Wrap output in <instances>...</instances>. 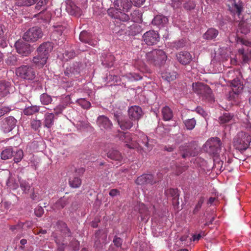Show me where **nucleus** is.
<instances>
[{"mask_svg": "<svg viewBox=\"0 0 251 251\" xmlns=\"http://www.w3.org/2000/svg\"><path fill=\"white\" fill-rule=\"evenodd\" d=\"M15 46L17 52L22 56H27L32 51L31 46L23 40H18Z\"/></svg>", "mask_w": 251, "mask_h": 251, "instance_id": "8", "label": "nucleus"}, {"mask_svg": "<svg viewBox=\"0 0 251 251\" xmlns=\"http://www.w3.org/2000/svg\"><path fill=\"white\" fill-rule=\"evenodd\" d=\"M119 15L117 18V19H119L121 21L126 22L129 20V17L128 15L125 14L120 11V13H118Z\"/></svg>", "mask_w": 251, "mask_h": 251, "instance_id": "56", "label": "nucleus"}, {"mask_svg": "<svg viewBox=\"0 0 251 251\" xmlns=\"http://www.w3.org/2000/svg\"><path fill=\"white\" fill-rule=\"evenodd\" d=\"M107 156L112 160L121 161L123 159L122 154L117 150L111 149L107 153Z\"/></svg>", "mask_w": 251, "mask_h": 251, "instance_id": "30", "label": "nucleus"}, {"mask_svg": "<svg viewBox=\"0 0 251 251\" xmlns=\"http://www.w3.org/2000/svg\"><path fill=\"white\" fill-rule=\"evenodd\" d=\"M204 201H205V198L203 196H201L199 198V199L198 201V202L196 204V205L194 208V210L193 211V214L196 215L199 212V211L200 210V209L201 207L202 204L204 202Z\"/></svg>", "mask_w": 251, "mask_h": 251, "instance_id": "45", "label": "nucleus"}, {"mask_svg": "<svg viewBox=\"0 0 251 251\" xmlns=\"http://www.w3.org/2000/svg\"><path fill=\"white\" fill-rule=\"evenodd\" d=\"M219 34V31L214 28H209L203 35V38L206 40H213L216 38Z\"/></svg>", "mask_w": 251, "mask_h": 251, "instance_id": "32", "label": "nucleus"}, {"mask_svg": "<svg viewBox=\"0 0 251 251\" xmlns=\"http://www.w3.org/2000/svg\"><path fill=\"white\" fill-rule=\"evenodd\" d=\"M227 5L229 9L234 14L239 16L243 10V4L241 2H236V0H227Z\"/></svg>", "mask_w": 251, "mask_h": 251, "instance_id": "17", "label": "nucleus"}, {"mask_svg": "<svg viewBox=\"0 0 251 251\" xmlns=\"http://www.w3.org/2000/svg\"><path fill=\"white\" fill-rule=\"evenodd\" d=\"M5 62L9 66L17 65L18 63L17 56L12 54H9L6 59Z\"/></svg>", "mask_w": 251, "mask_h": 251, "instance_id": "44", "label": "nucleus"}, {"mask_svg": "<svg viewBox=\"0 0 251 251\" xmlns=\"http://www.w3.org/2000/svg\"><path fill=\"white\" fill-rule=\"evenodd\" d=\"M238 52L242 55V58L244 63H248L251 60V49L245 51L244 49H240Z\"/></svg>", "mask_w": 251, "mask_h": 251, "instance_id": "39", "label": "nucleus"}, {"mask_svg": "<svg viewBox=\"0 0 251 251\" xmlns=\"http://www.w3.org/2000/svg\"><path fill=\"white\" fill-rule=\"evenodd\" d=\"M14 157V161L15 163H18L23 157V152L21 150H18L16 151H15V152L13 153Z\"/></svg>", "mask_w": 251, "mask_h": 251, "instance_id": "49", "label": "nucleus"}, {"mask_svg": "<svg viewBox=\"0 0 251 251\" xmlns=\"http://www.w3.org/2000/svg\"><path fill=\"white\" fill-rule=\"evenodd\" d=\"M233 117V115L229 113H225L219 118L221 124H226L231 121Z\"/></svg>", "mask_w": 251, "mask_h": 251, "instance_id": "43", "label": "nucleus"}, {"mask_svg": "<svg viewBox=\"0 0 251 251\" xmlns=\"http://www.w3.org/2000/svg\"><path fill=\"white\" fill-rule=\"evenodd\" d=\"M17 121L13 116H9L4 119L2 128L5 133L11 131L16 126Z\"/></svg>", "mask_w": 251, "mask_h": 251, "instance_id": "12", "label": "nucleus"}, {"mask_svg": "<svg viewBox=\"0 0 251 251\" xmlns=\"http://www.w3.org/2000/svg\"><path fill=\"white\" fill-rule=\"evenodd\" d=\"M168 19L166 16L162 15H157L153 19L151 24L153 25H156L159 28L164 27L168 23Z\"/></svg>", "mask_w": 251, "mask_h": 251, "instance_id": "20", "label": "nucleus"}, {"mask_svg": "<svg viewBox=\"0 0 251 251\" xmlns=\"http://www.w3.org/2000/svg\"><path fill=\"white\" fill-rule=\"evenodd\" d=\"M20 187L22 190L25 193H28L30 188V185L29 183L25 180L20 181Z\"/></svg>", "mask_w": 251, "mask_h": 251, "instance_id": "52", "label": "nucleus"}, {"mask_svg": "<svg viewBox=\"0 0 251 251\" xmlns=\"http://www.w3.org/2000/svg\"><path fill=\"white\" fill-rule=\"evenodd\" d=\"M40 101L43 104L48 105L51 103L52 99L50 96L44 93L40 96Z\"/></svg>", "mask_w": 251, "mask_h": 251, "instance_id": "47", "label": "nucleus"}, {"mask_svg": "<svg viewBox=\"0 0 251 251\" xmlns=\"http://www.w3.org/2000/svg\"><path fill=\"white\" fill-rule=\"evenodd\" d=\"M139 211L142 221L147 222L150 218V211L148 207L143 203L140 204L139 205Z\"/></svg>", "mask_w": 251, "mask_h": 251, "instance_id": "23", "label": "nucleus"}, {"mask_svg": "<svg viewBox=\"0 0 251 251\" xmlns=\"http://www.w3.org/2000/svg\"><path fill=\"white\" fill-rule=\"evenodd\" d=\"M44 211L42 206H37L34 209L35 215L38 217H41L44 214Z\"/></svg>", "mask_w": 251, "mask_h": 251, "instance_id": "61", "label": "nucleus"}, {"mask_svg": "<svg viewBox=\"0 0 251 251\" xmlns=\"http://www.w3.org/2000/svg\"><path fill=\"white\" fill-rule=\"evenodd\" d=\"M10 83L5 81H0V97L7 96L10 91Z\"/></svg>", "mask_w": 251, "mask_h": 251, "instance_id": "27", "label": "nucleus"}, {"mask_svg": "<svg viewBox=\"0 0 251 251\" xmlns=\"http://www.w3.org/2000/svg\"><path fill=\"white\" fill-rule=\"evenodd\" d=\"M146 0H130L132 4L136 7H140L145 2Z\"/></svg>", "mask_w": 251, "mask_h": 251, "instance_id": "63", "label": "nucleus"}, {"mask_svg": "<svg viewBox=\"0 0 251 251\" xmlns=\"http://www.w3.org/2000/svg\"><path fill=\"white\" fill-rule=\"evenodd\" d=\"M136 142L137 143V148L140 147L143 148L144 147L148 149H152L151 146L150 147L149 144V139L147 135L143 133H140L137 138L136 139Z\"/></svg>", "mask_w": 251, "mask_h": 251, "instance_id": "19", "label": "nucleus"}, {"mask_svg": "<svg viewBox=\"0 0 251 251\" xmlns=\"http://www.w3.org/2000/svg\"><path fill=\"white\" fill-rule=\"evenodd\" d=\"M11 110L10 107L1 105L0 107V118Z\"/></svg>", "mask_w": 251, "mask_h": 251, "instance_id": "54", "label": "nucleus"}, {"mask_svg": "<svg viewBox=\"0 0 251 251\" xmlns=\"http://www.w3.org/2000/svg\"><path fill=\"white\" fill-rule=\"evenodd\" d=\"M129 118L132 120H138L142 116L143 112L141 107L138 106H131L128 110Z\"/></svg>", "mask_w": 251, "mask_h": 251, "instance_id": "18", "label": "nucleus"}, {"mask_svg": "<svg viewBox=\"0 0 251 251\" xmlns=\"http://www.w3.org/2000/svg\"><path fill=\"white\" fill-rule=\"evenodd\" d=\"M6 184L8 187L13 190H15L18 187V184L16 182L15 180L13 178H9L7 180Z\"/></svg>", "mask_w": 251, "mask_h": 251, "instance_id": "53", "label": "nucleus"}, {"mask_svg": "<svg viewBox=\"0 0 251 251\" xmlns=\"http://www.w3.org/2000/svg\"><path fill=\"white\" fill-rule=\"evenodd\" d=\"M162 115L163 119L164 121H168L171 120L173 117V113L172 110L168 106H165L162 109Z\"/></svg>", "mask_w": 251, "mask_h": 251, "instance_id": "37", "label": "nucleus"}, {"mask_svg": "<svg viewBox=\"0 0 251 251\" xmlns=\"http://www.w3.org/2000/svg\"><path fill=\"white\" fill-rule=\"evenodd\" d=\"M185 112H182L181 114V118L183 121V123L188 130H192L195 127L196 125V121L194 118H190L188 119H184L185 115H184Z\"/></svg>", "mask_w": 251, "mask_h": 251, "instance_id": "31", "label": "nucleus"}, {"mask_svg": "<svg viewBox=\"0 0 251 251\" xmlns=\"http://www.w3.org/2000/svg\"><path fill=\"white\" fill-rule=\"evenodd\" d=\"M53 49L52 44L50 42H46L41 44L37 49L36 52L38 54L49 58V53Z\"/></svg>", "mask_w": 251, "mask_h": 251, "instance_id": "11", "label": "nucleus"}, {"mask_svg": "<svg viewBox=\"0 0 251 251\" xmlns=\"http://www.w3.org/2000/svg\"><path fill=\"white\" fill-rule=\"evenodd\" d=\"M57 228L65 237H71L72 233L66 223L62 221L57 222Z\"/></svg>", "mask_w": 251, "mask_h": 251, "instance_id": "33", "label": "nucleus"}, {"mask_svg": "<svg viewBox=\"0 0 251 251\" xmlns=\"http://www.w3.org/2000/svg\"><path fill=\"white\" fill-rule=\"evenodd\" d=\"M16 73L17 75L26 80H33L36 76L35 71L29 65H23L20 66L16 70Z\"/></svg>", "mask_w": 251, "mask_h": 251, "instance_id": "5", "label": "nucleus"}, {"mask_svg": "<svg viewBox=\"0 0 251 251\" xmlns=\"http://www.w3.org/2000/svg\"><path fill=\"white\" fill-rule=\"evenodd\" d=\"M25 225V223L21 222H19L15 225H10L9 226V229L13 233H16L18 230L23 229V227Z\"/></svg>", "mask_w": 251, "mask_h": 251, "instance_id": "48", "label": "nucleus"}, {"mask_svg": "<svg viewBox=\"0 0 251 251\" xmlns=\"http://www.w3.org/2000/svg\"><path fill=\"white\" fill-rule=\"evenodd\" d=\"M55 242L58 245V249L57 251H64L65 243L64 241L61 240L58 237H55Z\"/></svg>", "mask_w": 251, "mask_h": 251, "instance_id": "55", "label": "nucleus"}, {"mask_svg": "<svg viewBox=\"0 0 251 251\" xmlns=\"http://www.w3.org/2000/svg\"><path fill=\"white\" fill-rule=\"evenodd\" d=\"M66 10L69 14L75 16L81 15V10L77 6L72 0H67L66 1Z\"/></svg>", "mask_w": 251, "mask_h": 251, "instance_id": "15", "label": "nucleus"}, {"mask_svg": "<svg viewBox=\"0 0 251 251\" xmlns=\"http://www.w3.org/2000/svg\"><path fill=\"white\" fill-rule=\"evenodd\" d=\"M97 124L100 128L106 130L111 129L113 126L111 121L104 115L100 116L98 117Z\"/></svg>", "mask_w": 251, "mask_h": 251, "instance_id": "16", "label": "nucleus"}, {"mask_svg": "<svg viewBox=\"0 0 251 251\" xmlns=\"http://www.w3.org/2000/svg\"><path fill=\"white\" fill-rule=\"evenodd\" d=\"M70 186L72 188H78L81 184V180L77 176H73L69 179Z\"/></svg>", "mask_w": 251, "mask_h": 251, "instance_id": "42", "label": "nucleus"}, {"mask_svg": "<svg viewBox=\"0 0 251 251\" xmlns=\"http://www.w3.org/2000/svg\"><path fill=\"white\" fill-rule=\"evenodd\" d=\"M180 153L182 158H185L191 156H195L196 154L193 151L192 148L189 146H181L179 147Z\"/></svg>", "mask_w": 251, "mask_h": 251, "instance_id": "26", "label": "nucleus"}, {"mask_svg": "<svg viewBox=\"0 0 251 251\" xmlns=\"http://www.w3.org/2000/svg\"><path fill=\"white\" fill-rule=\"evenodd\" d=\"M15 151H13L11 147H8L2 151L0 154L1 159L2 160H7L11 158L13 156Z\"/></svg>", "mask_w": 251, "mask_h": 251, "instance_id": "35", "label": "nucleus"}, {"mask_svg": "<svg viewBox=\"0 0 251 251\" xmlns=\"http://www.w3.org/2000/svg\"><path fill=\"white\" fill-rule=\"evenodd\" d=\"M41 126V122L40 120H33L31 122V127L34 129H38Z\"/></svg>", "mask_w": 251, "mask_h": 251, "instance_id": "58", "label": "nucleus"}, {"mask_svg": "<svg viewBox=\"0 0 251 251\" xmlns=\"http://www.w3.org/2000/svg\"><path fill=\"white\" fill-rule=\"evenodd\" d=\"M119 137L120 140L124 142L128 148L130 149L137 148V143L136 142L137 136L136 135L128 132H120L119 134Z\"/></svg>", "mask_w": 251, "mask_h": 251, "instance_id": "7", "label": "nucleus"}, {"mask_svg": "<svg viewBox=\"0 0 251 251\" xmlns=\"http://www.w3.org/2000/svg\"><path fill=\"white\" fill-rule=\"evenodd\" d=\"M70 202V198L68 197L63 196L55 202L52 208L54 210H60L64 208Z\"/></svg>", "mask_w": 251, "mask_h": 251, "instance_id": "21", "label": "nucleus"}, {"mask_svg": "<svg viewBox=\"0 0 251 251\" xmlns=\"http://www.w3.org/2000/svg\"><path fill=\"white\" fill-rule=\"evenodd\" d=\"M177 73L174 71L169 69L165 71L162 73V78L168 82L175 80L176 78Z\"/></svg>", "mask_w": 251, "mask_h": 251, "instance_id": "28", "label": "nucleus"}, {"mask_svg": "<svg viewBox=\"0 0 251 251\" xmlns=\"http://www.w3.org/2000/svg\"><path fill=\"white\" fill-rule=\"evenodd\" d=\"M66 104H60L57 105L55 108H54V110L55 114L56 115L61 114L63 110L66 108Z\"/></svg>", "mask_w": 251, "mask_h": 251, "instance_id": "57", "label": "nucleus"}, {"mask_svg": "<svg viewBox=\"0 0 251 251\" xmlns=\"http://www.w3.org/2000/svg\"><path fill=\"white\" fill-rule=\"evenodd\" d=\"M39 111V107L36 105H32L26 107L24 110V114L27 116L33 115Z\"/></svg>", "mask_w": 251, "mask_h": 251, "instance_id": "41", "label": "nucleus"}, {"mask_svg": "<svg viewBox=\"0 0 251 251\" xmlns=\"http://www.w3.org/2000/svg\"><path fill=\"white\" fill-rule=\"evenodd\" d=\"M222 143L220 138L213 137L209 139L204 144V150L206 152L214 156L218 154L221 149Z\"/></svg>", "mask_w": 251, "mask_h": 251, "instance_id": "4", "label": "nucleus"}, {"mask_svg": "<svg viewBox=\"0 0 251 251\" xmlns=\"http://www.w3.org/2000/svg\"><path fill=\"white\" fill-rule=\"evenodd\" d=\"M29 88L27 86H21L19 88L20 94L24 96V98H22L21 100L23 101L27 100L29 97Z\"/></svg>", "mask_w": 251, "mask_h": 251, "instance_id": "40", "label": "nucleus"}, {"mask_svg": "<svg viewBox=\"0 0 251 251\" xmlns=\"http://www.w3.org/2000/svg\"><path fill=\"white\" fill-rule=\"evenodd\" d=\"M114 118L121 128L123 130L129 129L133 126L132 119L123 117L117 114H114Z\"/></svg>", "mask_w": 251, "mask_h": 251, "instance_id": "10", "label": "nucleus"}, {"mask_svg": "<svg viewBox=\"0 0 251 251\" xmlns=\"http://www.w3.org/2000/svg\"><path fill=\"white\" fill-rule=\"evenodd\" d=\"M101 60L103 66L109 68L113 65L114 56L111 53H108L105 55V57L102 56V58H101Z\"/></svg>", "mask_w": 251, "mask_h": 251, "instance_id": "34", "label": "nucleus"}, {"mask_svg": "<svg viewBox=\"0 0 251 251\" xmlns=\"http://www.w3.org/2000/svg\"><path fill=\"white\" fill-rule=\"evenodd\" d=\"M135 182L138 185H152L156 182L154 179L153 176L150 174H145L140 176L136 179Z\"/></svg>", "mask_w": 251, "mask_h": 251, "instance_id": "14", "label": "nucleus"}, {"mask_svg": "<svg viewBox=\"0 0 251 251\" xmlns=\"http://www.w3.org/2000/svg\"><path fill=\"white\" fill-rule=\"evenodd\" d=\"M131 32L130 34L132 35L139 33L141 31V27L139 25L133 24L130 26Z\"/></svg>", "mask_w": 251, "mask_h": 251, "instance_id": "51", "label": "nucleus"}, {"mask_svg": "<svg viewBox=\"0 0 251 251\" xmlns=\"http://www.w3.org/2000/svg\"><path fill=\"white\" fill-rule=\"evenodd\" d=\"M126 77L131 81L133 80H138L142 78L139 75L136 74H129L126 75Z\"/></svg>", "mask_w": 251, "mask_h": 251, "instance_id": "59", "label": "nucleus"}, {"mask_svg": "<svg viewBox=\"0 0 251 251\" xmlns=\"http://www.w3.org/2000/svg\"><path fill=\"white\" fill-rule=\"evenodd\" d=\"M77 102L84 109H89L91 106V103L84 99L78 100Z\"/></svg>", "mask_w": 251, "mask_h": 251, "instance_id": "50", "label": "nucleus"}, {"mask_svg": "<svg viewBox=\"0 0 251 251\" xmlns=\"http://www.w3.org/2000/svg\"><path fill=\"white\" fill-rule=\"evenodd\" d=\"M165 193L167 197L172 198L173 203L174 205H177L179 204V194L177 189H168L165 191Z\"/></svg>", "mask_w": 251, "mask_h": 251, "instance_id": "22", "label": "nucleus"}, {"mask_svg": "<svg viewBox=\"0 0 251 251\" xmlns=\"http://www.w3.org/2000/svg\"><path fill=\"white\" fill-rule=\"evenodd\" d=\"M251 142V135L245 132H239L234 140V145L236 149L239 151L247 150Z\"/></svg>", "mask_w": 251, "mask_h": 251, "instance_id": "3", "label": "nucleus"}, {"mask_svg": "<svg viewBox=\"0 0 251 251\" xmlns=\"http://www.w3.org/2000/svg\"><path fill=\"white\" fill-rule=\"evenodd\" d=\"M175 174L176 175H179L184 171V167L180 166L179 165H175Z\"/></svg>", "mask_w": 251, "mask_h": 251, "instance_id": "64", "label": "nucleus"}, {"mask_svg": "<svg viewBox=\"0 0 251 251\" xmlns=\"http://www.w3.org/2000/svg\"><path fill=\"white\" fill-rule=\"evenodd\" d=\"M44 119V126L47 128H50L54 124V114L51 113H47L45 115Z\"/></svg>", "mask_w": 251, "mask_h": 251, "instance_id": "36", "label": "nucleus"}, {"mask_svg": "<svg viewBox=\"0 0 251 251\" xmlns=\"http://www.w3.org/2000/svg\"><path fill=\"white\" fill-rule=\"evenodd\" d=\"M80 40L84 43L88 44L92 46H94V41L92 39V35L87 31L83 30L81 31L79 35Z\"/></svg>", "mask_w": 251, "mask_h": 251, "instance_id": "25", "label": "nucleus"}, {"mask_svg": "<svg viewBox=\"0 0 251 251\" xmlns=\"http://www.w3.org/2000/svg\"><path fill=\"white\" fill-rule=\"evenodd\" d=\"M192 88L194 92L200 95L202 99H205L208 101L214 100L212 90L208 85L197 82L193 83Z\"/></svg>", "mask_w": 251, "mask_h": 251, "instance_id": "2", "label": "nucleus"}, {"mask_svg": "<svg viewBox=\"0 0 251 251\" xmlns=\"http://www.w3.org/2000/svg\"><path fill=\"white\" fill-rule=\"evenodd\" d=\"M176 57L177 61L183 65L189 64L192 60V55L187 51H180L176 54Z\"/></svg>", "mask_w": 251, "mask_h": 251, "instance_id": "13", "label": "nucleus"}, {"mask_svg": "<svg viewBox=\"0 0 251 251\" xmlns=\"http://www.w3.org/2000/svg\"><path fill=\"white\" fill-rule=\"evenodd\" d=\"M42 36L43 32L41 28L34 26L29 28L25 33L23 39L27 42H35L41 38Z\"/></svg>", "mask_w": 251, "mask_h": 251, "instance_id": "6", "label": "nucleus"}, {"mask_svg": "<svg viewBox=\"0 0 251 251\" xmlns=\"http://www.w3.org/2000/svg\"><path fill=\"white\" fill-rule=\"evenodd\" d=\"M48 2V0H40L36 4L35 8L40 10L42 7H44Z\"/></svg>", "mask_w": 251, "mask_h": 251, "instance_id": "62", "label": "nucleus"}, {"mask_svg": "<svg viewBox=\"0 0 251 251\" xmlns=\"http://www.w3.org/2000/svg\"><path fill=\"white\" fill-rule=\"evenodd\" d=\"M195 3L193 1H189L184 4V8L188 10H191L195 8Z\"/></svg>", "mask_w": 251, "mask_h": 251, "instance_id": "60", "label": "nucleus"}, {"mask_svg": "<svg viewBox=\"0 0 251 251\" xmlns=\"http://www.w3.org/2000/svg\"><path fill=\"white\" fill-rule=\"evenodd\" d=\"M120 10L118 8L117 6L114 7H110L107 10L108 14L109 16L112 18L117 19V17L119 16V13L120 12Z\"/></svg>", "mask_w": 251, "mask_h": 251, "instance_id": "46", "label": "nucleus"}, {"mask_svg": "<svg viewBox=\"0 0 251 251\" xmlns=\"http://www.w3.org/2000/svg\"><path fill=\"white\" fill-rule=\"evenodd\" d=\"M132 2L130 0H120L119 6H117L119 9L123 11H127L132 6Z\"/></svg>", "mask_w": 251, "mask_h": 251, "instance_id": "38", "label": "nucleus"}, {"mask_svg": "<svg viewBox=\"0 0 251 251\" xmlns=\"http://www.w3.org/2000/svg\"><path fill=\"white\" fill-rule=\"evenodd\" d=\"M53 27L54 30L51 34L53 40L55 41L61 40L62 38V33L65 29V27L61 25H53Z\"/></svg>", "mask_w": 251, "mask_h": 251, "instance_id": "24", "label": "nucleus"}, {"mask_svg": "<svg viewBox=\"0 0 251 251\" xmlns=\"http://www.w3.org/2000/svg\"><path fill=\"white\" fill-rule=\"evenodd\" d=\"M47 59L48 58L37 54L33 57L32 62L37 67L41 68L46 64Z\"/></svg>", "mask_w": 251, "mask_h": 251, "instance_id": "29", "label": "nucleus"}, {"mask_svg": "<svg viewBox=\"0 0 251 251\" xmlns=\"http://www.w3.org/2000/svg\"><path fill=\"white\" fill-rule=\"evenodd\" d=\"M167 56L162 50L155 49L147 52L145 60L150 65L160 67L165 63Z\"/></svg>", "mask_w": 251, "mask_h": 251, "instance_id": "1", "label": "nucleus"}, {"mask_svg": "<svg viewBox=\"0 0 251 251\" xmlns=\"http://www.w3.org/2000/svg\"><path fill=\"white\" fill-rule=\"evenodd\" d=\"M142 37L145 43L149 46L156 44L159 41V35L158 33L154 30L147 31L143 34Z\"/></svg>", "mask_w": 251, "mask_h": 251, "instance_id": "9", "label": "nucleus"}]
</instances>
